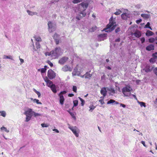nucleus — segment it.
I'll return each instance as SVG.
<instances>
[{
    "mask_svg": "<svg viewBox=\"0 0 157 157\" xmlns=\"http://www.w3.org/2000/svg\"><path fill=\"white\" fill-rule=\"evenodd\" d=\"M47 67V66H44V68H42L40 70V71L42 73H44L45 72V71L46 70V68Z\"/></svg>",
    "mask_w": 157,
    "mask_h": 157,
    "instance_id": "obj_35",
    "label": "nucleus"
},
{
    "mask_svg": "<svg viewBox=\"0 0 157 157\" xmlns=\"http://www.w3.org/2000/svg\"><path fill=\"white\" fill-rule=\"evenodd\" d=\"M41 125L42 127H48L49 126V125L47 124L42 123Z\"/></svg>",
    "mask_w": 157,
    "mask_h": 157,
    "instance_id": "obj_45",
    "label": "nucleus"
},
{
    "mask_svg": "<svg viewBox=\"0 0 157 157\" xmlns=\"http://www.w3.org/2000/svg\"><path fill=\"white\" fill-rule=\"evenodd\" d=\"M48 29L50 33H52L54 31L55 29V24L49 21L48 22Z\"/></svg>",
    "mask_w": 157,
    "mask_h": 157,
    "instance_id": "obj_6",
    "label": "nucleus"
},
{
    "mask_svg": "<svg viewBox=\"0 0 157 157\" xmlns=\"http://www.w3.org/2000/svg\"><path fill=\"white\" fill-rule=\"evenodd\" d=\"M74 103V106H76L78 104V101L77 100H75L73 101Z\"/></svg>",
    "mask_w": 157,
    "mask_h": 157,
    "instance_id": "obj_44",
    "label": "nucleus"
},
{
    "mask_svg": "<svg viewBox=\"0 0 157 157\" xmlns=\"http://www.w3.org/2000/svg\"><path fill=\"white\" fill-rule=\"evenodd\" d=\"M115 101L113 99H110L109 101H108L107 102V104H112L114 102H115Z\"/></svg>",
    "mask_w": 157,
    "mask_h": 157,
    "instance_id": "obj_43",
    "label": "nucleus"
},
{
    "mask_svg": "<svg viewBox=\"0 0 157 157\" xmlns=\"http://www.w3.org/2000/svg\"><path fill=\"white\" fill-rule=\"evenodd\" d=\"M27 12L28 13V14L30 16H33L35 15H37V13L36 12H33L29 10H27Z\"/></svg>",
    "mask_w": 157,
    "mask_h": 157,
    "instance_id": "obj_20",
    "label": "nucleus"
},
{
    "mask_svg": "<svg viewBox=\"0 0 157 157\" xmlns=\"http://www.w3.org/2000/svg\"><path fill=\"white\" fill-rule=\"evenodd\" d=\"M153 56L156 58H157V52H155L153 54Z\"/></svg>",
    "mask_w": 157,
    "mask_h": 157,
    "instance_id": "obj_58",
    "label": "nucleus"
},
{
    "mask_svg": "<svg viewBox=\"0 0 157 157\" xmlns=\"http://www.w3.org/2000/svg\"><path fill=\"white\" fill-rule=\"evenodd\" d=\"M135 7L137 9H139L141 8V6L140 4H138L137 5H136Z\"/></svg>",
    "mask_w": 157,
    "mask_h": 157,
    "instance_id": "obj_57",
    "label": "nucleus"
},
{
    "mask_svg": "<svg viewBox=\"0 0 157 157\" xmlns=\"http://www.w3.org/2000/svg\"><path fill=\"white\" fill-rule=\"evenodd\" d=\"M74 96L73 94H69L68 95V96L69 97H72Z\"/></svg>",
    "mask_w": 157,
    "mask_h": 157,
    "instance_id": "obj_63",
    "label": "nucleus"
},
{
    "mask_svg": "<svg viewBox=\"0 0 157 157\" xmlns=\"http://www.w3.org/2000/svg\"><path fill=\"white\" fill-rule=\"evenodd\" d=\"M101 93L103 95L104 97H105L107 93V91L105 88L104 87L102 88L101 90Z\"/></svg>",
    "mask_w": 157,
    "mask_h": 157,
    "instance_id": "obj_18",
    "label": "nucleus"
},
{
    "mask_svg": "<svg viewBox=\"0 0 157 157\" xmlns=\"http://www.w3.org/2000/svg\"><path fill=\"white\" fill-rule=\"evenodd\" d=\"M82 0H73L72 1V2L74 4L77 3L78 2H82Z\"/></svg>",
    "mask_w": 157,
    "mask_h": 157,
    "instance_id": "obj_39",
    "label": "nucleus"
},
{
    "mask_svg": "<svg viewBox=\"0 0 157 157\" xmlns=\"http://www.w3.org/2000/svg\"><path fill=\"white\" fill-rule=\"evenodd\" d=\"M47 86L50 87L52 85H54L53 84L52 82L50 80H47Z\"/></svg>",
    "mask_w": 157,
    "mask_h": 157,
    "instance_id": "obj_27",
    "label": "nucleus"
},
{
    "mask_svg": "<svg viewBox=\"0 0 157 157\" xmlns=\"http://www.w3.org/2000/svg\"><path fill=\"white\" fill-rule=\"evenodd\" d=\"M59 35L56 33H55L53 36V38L55 40L59 39Z\"/></svg>",
    "mask_w": 157,
    "mask_h": 157,
    "instance_id": "obj_36",
    "label": "nucleus"
},
{
    "mask_svg": "<svg viewBox=\"0 0 157 157\" xmlns=\"http://www.w3.org/2000/svg\"><path fill=\"white\" fill-rule=\"evenodd\" d=\"M54 50L55 51V52H56L57 55L59 56L62 54L63 52L62 50L59 47H57Z\"/></svg>",
    "mask_w": 157,
    "mask_h": 157,
    "instance_id": "obj_13",
    "label": "nucleus"
},
{
    "mask_svg": "<svg viewBox=\"0 0 157 157\" xmlns=\"http://www.w3.org/2000/svg\"><path fill=\"white\" fill-rule=\"evenodd\" d=\"M69 113H70V114L71 115V116L72 117L73 119H76V117H75V116L74 114L73 113H72L71 112H69Z\"/></svg>",
    "mask_w": 157,
    "mask_h": 157,
    "instance_id": "obj_49",
    "label": "nucleus"
},
{
    "mask_svg": "<svg viewBox=\"0 0 157 157\" xmlns=\"http://www.w3.org/2000/svg\"><path fill=\"white\" fill-rule=\"evenodd\" d=\"M33 111L32 109H29L24 112V114L26 116L25 120L26 122H28L30 120L33 114Z\"/></svg>",
    "mask_w": 157,
    "mask_h": 157,
    "instance_id": "obj_3",
    "label": "nucleus"
},
{
    "mask_svg": "<svg viewBox=\"0 0 157 157\" xmlns=\"http://www.w3.org/2000/svg\"><path fill=\"white\" fill-rule=\"evenodd\" d=\"M45 55L46 56H51V52H46L45 53Z\"/></svg>",
    "mask_w": 157,
    "mask_h": 157,
    "instance_id": "obj_56",
    "label": "nucleus"
},
{
    "mask_svg": "<svg viewBox=\"0 0 157 157\" xmlns=\"http://www.w3.org/2000/svg\"><path fill=\"white\" fill-rule=\"evenodd\" d=\"M141 15L145 19L148 18L150 17V15L147 14H142Z\"/></svg>",
    "mask_w": 157,
    "mask_h": 157,
    "instance_id": "obj_26",
    "label": "nucleus"
},
{
    "mask_svg": "<svg viewBox=\"0 0 157 157\" xmlns=\"http://www.w3.org/2000/svg\"><path fill=\"white\" fill-rule=\"evenodd\" d=\"M47 63L51 67H52L53 66V64L52 63L50 62V61L48 60L47 61Z\"/></svg>",
    "mask_w": 157,
    "mask_h": 157,
    "instance_id": "obj_52",
    "label": "nucleus"
},
{
    "mask_svg": "<svg viewBox=\"0 0 157 157\" xmlns=\"http://www.w3.org/2000/svg\"><path fill=\"white\" fill-rule=\"evenodd\" d=\"M85 78H88L89 79H90L91 78V77L92 76V74H91L89 73L88 72H86V74H85Z\"/></svg>",
    "mask_w": 157,
    "mask_h": 157,
    "instance_id": "obj_23",
    "label": "nucleus"
},
{
    "mask_svg": "<svg viewBox=\"0 0 157 157\" xmlns=\"http://www.w3.org/2000/svg\"><path fill=\"white\" fill-rule=\"evenodd\" d=\"M31 99L32 100H33L34 102H36L37 104H42L41 102H39V100L38 99H33V98H31Z\"/></svg>",
    "mask_w": 157,
    "mask_h": 157,
    "instance_id": "obj_28",
    "label": "nucleus"
},
{
    "mask_svg": "<svg viewBox=\"0 0 157 157\" xmlns=\"http://www.w3.org/2000/svg\"><path fill=\"white\" fill-rule=\"evenodd\" d=\"M77 87L76 86H73V88H72V90L73 91H74L75 93L77 92Z\"/></svg>",
    "mask_w": 157,
    "mask_h": 157,
    "instance_id": "obj_46",
    "label": "nucleus"
},
{
    "mask_svg": "<svg viewBox=\"0 0 157 157\" xmlns=\"http://www.w3.org/2000/svg\"><path fill=\"white\" fill-rule=\"evenodd\" d=\"M0 129L1 130H4V131H5V132L7 133L9 132V130H7L6 128L4 126H2L1 128Z\"/></svg>",
    "mask_w": 157,
    "mask_h": 157,
    "instance_id": "obj_33",
    "label": "nucleus"
},
{
    "mask_svg": "<svg viewBox=\"0 0 157 157\" xmlns=\"http://www.w3.org/2000/svg\"><path fill=\"white\" fill-rule=\"evenodd\" d=\"M153 34V32L150 30H147L146 33V35L147 36H152Z\"/></svg>",
    "mask_w": 157,
    "mask_h": 157,
    "instance_id": "obj_25",
    "label": "nucleus"
},
{
    "mask_svg": "<svg viewBox=\"0 0 157 157\" xmlns=\"http://www.w3.org/2000/svg\"><path fill=\"white\" fill-rule=\"evenodd\" d=\"M132 90V88L129 85H127L123 88L122 91L124 96H129L131 95V91Z\"/></svg>",
    "mask_w": 157,
    "mask_h": 157,
    "instance_id": "obj_2",
    "label": "nucleus"
},
{
    "mask_svg": "<svg viewBox=\"0 0 157 157\" xmlns=\"http://www.w3.org/2000/svg\"><path fill=\"white\" fill-rule=\"evenodd\" d=\"M19 59H20V62L21 63L20 64L21 65V63H23L24 62V60L23 59L20 58V57H19Z\"/></svg>",
    "mask_w": 157,
    "mask_h": 157,
    "instance_id": "obj_62",
    "label": "nucleus"
},
{
    "mask_svg": "<svg viewBox=\"0 0 157 157\" xmlns=\"http://www.w3.org/2000/svg\"><path fill=\"white\" fill-rule=\"evenodd\" d=\"M141 143L145 147H147V146L145 144V142L144 141H141Z\"/></svg>",
    "mask_w": 157,
    "mask_h": 157,
    "instance_id": "obj_61",
    "label": "nucleus"
},
{
    "mask_svg": "<svg viewBox=\"0 0 157 157\" xmlns=\"http://www.w3.org/2000/svg\"><path fill=\"white\" fill-rule=\"evenodd\" d=\"M88 6V4L87 2H82L79 4L78 9L81 8L82 12H84L87 8Z\"/></svg>",
    "mask_w": 157,
    "mask_h": 157,
    "instance_id": "obj_7",
    "label": "nucleus"
},
{
    "mask_svg": "<svg viewBox=\"0 0 157 157\" xmlns=\"http://www.w3.org/2000/svg\"><path fill=\"white\" fill-rule=\"evenodd\" d=\"M36 48L37 49L40 48V45L38 42H36Z\"/></svg>",
    "mask_w": 157,
    "mask_h": 157,
    "instance_id": "obj_42",
    "label": "nucleus"
},
{
    "mask_svg": "<svg viewBox=\"0 0 157 157\" xmlns=\"http://www.w3.org/2000/svg\"><path fill=\"white\" fill-rule=\"evenodd\" d=\"M68 128L70 129L73 132L74 134L75 135L76 137H78L79 136V130L76 126H71L70 125L68 124Z\"/></svg>",
    "mask_w": 157,
    "mask_h": 157,
    "instance_id": "obj_4",
    "label": "nucleus"
},
{
    "mask_svg": "<svg viewBox=\"0 0 157 157\" xmlns=\"http://www.w3.org/2000/svg\"><path fill=\"white\" fill-rule=\"evenodd\" d=\"M154 67V66H152L151 67L149 65L147 64L145 66L144 68L141 70V72L143 73V71H144L147 73L150 72L151 71Z\"/></svg>",
    "mask_w": 157,
    "mask_h": 157,
    "instance_id": "obj_8",
    "label": "nucleus"
},
{
    "mask_svg": "<svg viewBox=\"0 0 157 157\" xmlns=\"http://www.w3.org/2000/svg\"><path fill=\"white\" fill-rule=\"evenodd\" d=\"M35 40L37 41V42L41 41H42L41 38L40 37H35Z\"/></svg>",
    "mask_w": 157,
    "mask_h": 157,
    "instance_id": "obj_40",
    "label": "nucleus"
},
{
    "mask_svg": "<svg viewBox=\"0 0 157 157\" xmlns=\"http://www.w3.org/2000/svg\"><path fill=\"white\" fill-rule=\"evenodd\" d=\"M99 101L100 102L102 105L104 104V102L103 99L100 100H99Z\"/></svg>",
    "mask_w": 157,
    "mask_h": 157,
    "instance_id": "obj_54",
    "label": "nucleus"
},
{
    "mask_svg": "<svg viewBox=\"0 0 157 157\" xmlns=\"http://www.w3.org/2000/svg\"><path fill=\"white\" fill-rule=\"evenodd\" d=\"M107 36L106 34H100L98 36L99 40L100 41L103 40H105V37Z\"/></svg>",
    "mask_w": 157,
    "mask_h": 157,
    "instance_id": "obj_17",
    "label": "nucleus"
},
{
    "mask_svg": "<svg viewBox=\"0 0 157 157\" xmlns=\"http://www.w3.org/2000/svg\"><path fill=\"white\" fill-rule=\"evenodd\" d=\"M48 76L50 79H52L55 78L56 76V74L54 71L50 69L48 72Z\"/></svg>",
    "mask_w": 157,
    "mask_h": 157,
    "instance_id": "obj_9",
    "label": "nucleus"
},
{
    "mask_svg": "<svg viewBox=\"0 0 157 157\" xmlns=\"http://www.w3.org/2000/svg\"><path fill=\"white\" fill-rule=\"evenodd\" d=\"M116 11L114 13L116 15H119L121 13V11L119 9H117Z\"/></svg>",
    "mask_w": 157,
    "mask_h": 157,
    "instance_id": "obj_32",
    "label": "nucleus"
},
{
    "mask_svg": "<svg viewBox=\"0 0 157 157\" xmlns=\"http://www.w3.org/2000/svg\"><path fill=\"white\" fill-rule=\"evenodd\" d=\"M33 115H34V116L35 117H36L37 116H41V115L40 114L36 113L33 111Z\"/></svg>",
    "mask_w": 157,
    "mask_h": 157,
    "instance_id": "obj_34",
    "label": "nucleus"
},
{
    "mask_svg": "<svg viewBox=\"0 0 157 157\" xmlns=\"http://www.w3.org/2000/svg\"><path fill=\"white\" fill-rule=\"evenodd\" d=\"M131 35L132 36L134 35L137 38H139L141 35L140 32L138 30L136 31L134 33H131Z\"/></svg>",
    "mask_w": 157,
    "mask_h": 157,
    "instance_id": "obj_11",
    "label": "nucleus"
},
{
    "mask_svg": "<svg viewBox=\"0 0 157 157\" xmlns=\"http://www.w3.org/2000/svg\"><path fill=\"white\" fill-rule=\"evenodd\" d=\"M0 113L1 114L0 115L4 117L6 116V113L4 111H0Z\"/></svg>",
    "mask_w": 157,
    "mask_h": 157,
    "instance_id": "obj_29",
    "label": "nucleus"
},
{
    "mask_svg": "<svg viewBox=\"0 0 157 157\" xmlns=\"http://www.w3.org/2000/svg\"><path fill=\"white\" fill-rule=\"evenodd\" d=\"M59 102L60 104L62 105L63 104L64 98L63 95L59 96Z\"/></svg>",
    "mask_w": 157,
    "mask_h": 157,
    "instance_id": "obj_21",
    "label": "nucleus"
},
{
    "mask_svg": "<svg viewBox=\"0 0 157 157\" xmlns=\"http://www.w3.org/2000/svg\"><path fill=\"white\" fill-rule=\"evenodd\" d=\"M97 27L96 26H94L92 27L90 29L91 32H94L96 30Z\"/></svg>",
    "mask_w": 157,
    "mask_h": 157,
    "instance_id": "obj_37",
    "label": "nucleus"
},
{
    "mask_svg": "<svg viewBox=\"0 0 157 157\" xmlns=\"http://www.w3.org/2000/svg\"><path fill=\"white\" fill-rule=\"evenodd\" d=\"M90 109L89 110V111L90 112H91L93 111L94 109L95 108V106L93 105H90L89 106Z\"/></svg>",
    "mask_w": 157,
    "mask_h": 157,
    "instance_id": "obj_30",
    "label": "nucleus"
},
{
    "mask_svg": "<svg viewBox=\"0 0 157 157\" xmlns=\"http://www.w3.org/2000/svg\"><path fill=\"white\" fill-rule=\"evenodd\" d=\"M153 71L154 73L157 76V67H155L153 69Z\"/></svg>",
    "mask_w": 157,
    "mask_h": 157,
    "instance_id": "obj_50",
    "label": "nucleus"
},
{
    "mask_svg": "<svg viewBox=\"0 0 157 157\" xmlns=\"http://www.w3.org/2000/svg\"><path fill=\"white\" fill-rule=\"evenodd\" d=\"M62 70L64 72L67 71H71L72 70V69L67 65H65L62 68Z\"/></svg>",
    "mask_w": 157,
    "mask_h": 157,
    "instance_id": "obj_12",
    "label": "nucleus"
},
{
    "mask_svg": "<svg viewBox=\"0 0 157 157\" xmlns=\"http://www.w3.org/2000/svg\"><path fill=\"white\" fill-rule=\"evenodd\" d=\"M78 98L80 100V101H81V105L82 106H83L85 104V101L82 98L79 97Z\"/></svg>",
    "mask_w": 157,
    "mask_h": 157,
    "instance_id": "obj_41",
    "label": "nucleus"
},
{
    "mask_svg": "<svg viewBox=\"0 0 157 157\" xmlns=\"http://www.w3.org/2000/svg\"><path fill=\"white\" fill-rule=\"evenodd\" d=\"M67 93L66 91L64 90L62 91H61L59 94V96L63 95V94H65Z\"/></svg>",
    "mask_w": 157,
    "mask_h": 157,
    "instance_id": "obj_47",
    "label": "nucleus"
},
{
    "mask_svg": "<svg viewBox=\"0 0 157 157\" xmlns=\"http://www.w3.org/2000/svg\"><path fill=\"white\" fill-rule=\"evenodd\" d=\"M80 74V73L78 71V68L77 67H75L72 73L73 75H78Z\"/></svg>",
    "mask_w": 157,
    "mask_h": 157,
    "instance_id": "obj_16",
    "label": "nucleus"
},
{
    "mask_svg": "<svg viewBox=\"0 0 157 157\" xmlns=\"http://www.w3.org/2000/svg\"><path fill=\"white\" fill-rule=\"evenodd\" d=\"M141 41L142 43H143L145 41V38L144 37H142L141 39Z\"/></svg>",
    "mask_w": 157,
    "mask_h": 157,
    "instance_id": "obj_60",
    "label": "nucleus"
},
{
    "mask_svg": "<svg viewBox=\"0 0 157 157\" xmlns=\"http://www.w3.org/2000/svg\"><path fill=\"white\" fill-rule=\"evenodd\" d=\"M138 103L140 105L141 107H142V106H144V107H146L145 103L139 101H138Z\"/></svg>",
    "mask_w": 157,
    "mask_h": 157,
    "instance_id": "obj_31",
    "label": "nucleus"
},
{
    "mask_svg": "<svg viewBox=\"0 0 157 157\" xmlns=\"http://www.w3.org/2000/svg\"><path fill=\"white\" fill-rule=\"evenodd\" d=\"M3 58L4 59H10L12 60H14L13 57V56H7L6 55H4L3 56Z\"/></svg>",
    "mask_w": 157,
    "mask_h": 157,
    "instance_id": "obj_22",
    "label": "nucleus"
},
{
    "mask_svg": "<svg viewBox=\"0 0 157 157\" xmlns=\"http://www.w3.org/2000/svg\"><path fill=\"white\" fill-rule=\"evenodd\" d=\"M155 39L154 38H150L149 39V41L150 43H153L155 41Z\"/></svg>",
    "mask_w": 157,
    "mask_h": 157,
    "instance_id": "obj_48",
    "label": "nucleus"
},
{
    "mask_svg": "<svg viewBox=\"0 0 157 157\" xmlns=\"http://www.w3.org/2000/svg\"><path fill=\"white\" fill-rule=\"evenodd\" d=\"M142 21V20L140 19L139 20H137L136 21V22L137 24H139Z\"/></svg>",
    "mask_w": 157,
    "mask_h": 157,
    "instance_id": "obj_59",
    "label": "nucleus"
},
{
    "mask_svg": "<svg viewBox=\"0 0 157 157\" xmlns=\"http://www.w3.org/2000/svg\"><path fill=\"white\" fill-rule=\"evenodd\" d=\"M120 105L121 106H122L123 108H125L126 107V105H125L121 103H120Z\"/></svg>",
    "mask_w": 157,
    "mask_h": 157,
    "instance_id": "obj_64",
    "label": "nucleus"
},
{
    "mask_svg": "<svg viewBox=\"0 0 157 157\" xmlns=\"http://www.w3.org/2000/svg\"><path fill=\"white\" fill-rule=\"evenodd\" d=\"M155 59H153V58H151L149 60V62H150V63H154L155 62Z\"/></svg>",
    "mask_w": 157,
    "mask_h": 157,
    "instance_id": "obj_53",
    "label": "nucleus"
},
{
    "mask_svg": "<svg viewBox=\"0 0 157 157\" xmlns=\"http://www.w3.org/2000/svg\"><path fill=\"white\" fill-rule=\"evenodd\" d=\"M78 14L76 17V18L78 20H80L82 17L85 16L86 13L82 12L81 8L78 9Z\"/></svg>",
    "mask_w": 157,
    "mask_h": 157,
    "instance_id": "obj_5",
    "label": "nucleus"
},
{
    "mask_svg": "<svg viewBox=\"0 0 157 157\" xmlns=\"http://www.w3.org/2000/svg\"><path fill=\"white\" fill-rule=\"evenodd\" d=\"M33 91L37 94L38 95V97L39 98L40 96V94L39 92L37 91L35 89H33Z\"/></svg>",
    "mask_w": 157,
    "mask_h": 157,
    "instance_id": "obj_38",
    "label": "nucleus"
},
{
    "mask_svg": "<svg viewBox=\"0 0 157 157\" xmlns=\"http://www.w3.org/2000/svg\"><path fill=\"white\" fill-rule=\"evenodd\" d=\"M129 14L128 13H122L121 15V17L122 19L125 20L128 17H129Z\"/></svg>",
    "mask_w": 157,
    "mask_h": 157,
    "instance_id": "obj_15",
    "label": "nucleus"
},
{
    "mask_svg": "<svg viewBox=\"0 0 157 157\" xmlns=\"http://www.w3.org/2000/svg\"><path fill=\"white\" fill-rule=\"evenodd\" d=\"M51 90L54 93H56L57 90H56V86L54 84L52 85L51 87Z\"/></svg>",
    "mask_w": 157,
    "mask_h": 157,
    "instance_id": "obj_24",
    "label": "nucleus"
},
{
    "mask_svg": "<svg viewBox=\"0 0 157 157\" xmlns=\"http://www.w3.org/2000/svg\"><path fill=\"white\" fill-rule=\"evenodd\" d=\"M150 25V23L149 22H148L146 25H145V28H148Z\"/></svg>",
    "mask_w": 157,
    "mask_h": 157,
    "instance_id": "obj_55",
    "label": "nucleus"
},
{
    "mask_svg": "<svg viewBox=\"0 0 157 157\" xmlns=\"http://www.w3.org/2000/svg\"><path fill=\"white\" fill-rule=\"evenodd\" d=\"M68 58L67 57H63L59 61V63L60 64H63L67 60Z\"/></svg>",
    "mask_w": 157,
    "mask_h": 157,
    "instance_id": "obj_10",
    "label": "nucleus"
},
{
    "mask_svg": "<svg viewBox=\"0 0 157 157\" xmlns=\"http://www.w3.org/2000/svg\"><path fill=\"white\" fill-rule=\"evenodd\" d=\"M51 56L53 59L57 58L59 56L54 50L51 52Z\"/></svg>",
    "mask_w": 157,
    "mask_h": 157,
    "instance_id": "obj_14",
    "label": "nucleus"
},
{
    "mask_svg": "<svg viewBox=\"0 0 157 157\" xmlns=\"http://www.w3.org/2000/svg\"><path fill=\"white\" fill-rule=\"evenodd\" d=\"M121 31L120 28L117 27L115 30V32L116 33H118L119 32Z\"/></svg>",
    "mask_w": 157,
    "mask_h": 157,
    "instance_id": "obj_51",
    "label": "nucleus"
},
{
    "mask_svg": "<svg viewBox=\"0 0 157 157\" xmlns=\"http://www.w3.org/2000/svg\"><path fill=\"white\" fill-rule=\"evenodd\" d=\"M115 21H114L113 18V16L111 17L109 20V23L107 25L106 28H105V30L106 32H109L115 29L116 27V25L114 24L115 23Z\"/></svg>",
    "mask_w": 157,
    "mask_h": 157,
    "instance_id": "obj_1",
    "label": "nucleus"
},
{
    "mask_svg": "<svg viewBox=\"0 0 157 157\" xmlns=\"http://www.w3.org/2000/svg\"><path fill=\"white\" fill-rule=\"evenodd\" d=\"M154 46L152 44H150L147 46L146 48V49L148 51H151L154 49Z\"/></svg>",
    "mask_w": 157,
    "mask_h": 157,
    "instance_id": "obj_19",
    "label": "nucleus"
}]
</instances>
